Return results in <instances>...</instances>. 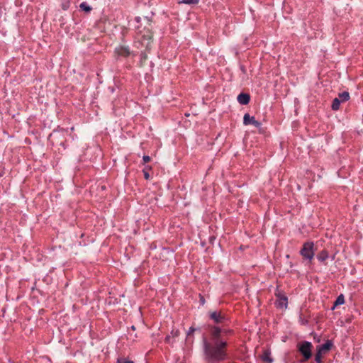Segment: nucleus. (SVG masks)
<instances>
[{"mask_svg":"<svg viewBox=\"0 0 363 363\" xmlns=\"http://www.w3.org/2000/svg\"><path fill=\"white\" fill-rule=\"evenodd\" d=\"M226 333L225 330L218 327H213L211 330V340L208 342L203 339L204 354L209 361H220L225 357V348L227 345L226 341L223 339V335Z\"/></svg>","mask_w":363,"mask_h":363,"instance_id":"obj_1","label":"nucleus"},{"mask_svg":"<svg viewBox=\"0 0 363 363\" xmlns=\"http://www.w3.org/2000/svg\"><path fill=\"white\" fill-rule=\"evenodd\" d=\"M298 351L304 357L305 360H307L311 357L312 345L310 342L304 341L300 342L297 345Z\"/></svg>","mask_w":363,"mask_h":363,"instance_id":"obj_2","label":"nucleus"},{"mask_svg":"<svg viewBox=\"0 0 363 363\" xmlns=\"http://www.w3.org/2000/svg\"><path fill=\"white\" fill-rule=\"evenodd\" d=\"M301 255L309 260H311L314 255L313 252V243L306 242L303 245V247L301 251Z\"/></svg>","mask_w":363,"mask_h":363,"instance_id":"obj_3","label":"nucleus"},{"mask_svg":"<svg viewBox=\"0 0 363 363\" xmlns=\"http://www.w3.org/2000/svg\"><path fill=\"white\" fill-rule=\"evenodd\" d=\"M209 316L216 323H223L227 320L226 316L220 311L209 312Z\"/></svg>","mask_w":363,"mask_h":363,"instance_id":"obj_4","label":"nucleus"},{"mask_svg":"<svg viewBox=\"0 0 363 363\" xmlns=\"http://www.w3.org/2000/svg\"><path fill=\"white\" fill-rule=\"evenodd\" d=\"M243 123L245 125L252 124L256 128H259L261 126V123L255 120V117L250 116L248 113H245L243 117Z\"/></svg>","mask_w":363,"mask_h":363,"instance_id":"obj_5","label":"nucleus"},{"mask_svg":"<svg viewBox=\"0 0 363 363\" xmlns=\"http://www.w3.org/2000/svg\"><path fill=\"white\" fill-rule=\"evenodd\" d=\"M152 39V34L150 31H147L146 33L143 34L141 38V44L145 48H148Z\"/></svg>","mask_w":363,"mask_h":363,"instance_id":"obj_6","label":"nucleus"},{"mask_svg":"<svg viewBox=\"0 0 363 363\" xmlns=\"http://www.w3.org/2000/svg\"><path fill=\"white\" fill-rule=\"evenodd\" d=\"M287 297L285 296H280L276 303L277 307L281 309H286L287 307Z\"/></svg>","mask_w":363,"mask_h":363,"instance_id":"obj_7","label":"nucleus"},{"mask_svg":"<svg viewBox=\"0 0 363 363\" xmlns=\"http://www.w3.org/2000/svg\"><path fill=\"white\" fill-rule=\"evenodd\" d=\"M331 346L332 343L330 341L328 340L325 344L318 346L317 350H319V352L325 354L330 350Z\"/></svg>","mask_w":363,"mask_h":363,"instance_id":"obj_8","label":"nucleus"},{"mask_svg":"<svg viewBox=\"0 0 363 363\" xmlns=\"http://www.w3.org/2000/svg\"><path fill=\"white\" fill-rule=\"evenodd\" d=\"M116 52L118 55H122L125 57L128 56L130 55L129 49L127 47L124 46H121L119 48H116Z\"/></svg>","mask_w":363,"mask_h":363,"instance_id":"obj_9","label":"nucleus"},{"mask_svg":"<svg viewBox=\"0 0 363 363\" xmlns=\"http://www.w3.org/2000/svg\"><path fill=\"white\" fill-rule=\"evenodd\" d=\"M238 101L241 104H247L250 101V96L247 94H240L238 96Z\"/></svg>","mask_w":363,"mask_h":363,"instance_id":"obj_10","label":"nucleus"},{"mask_svg":"<svg viewBox=\"0 0 363 363\" xmlns=\"http://www.w3.org/2000/svg\"><path fill=\"white\" fill-rule=\"evenodd\" d=\"M261 359L263 362L266 363H272V359L270 357V352L267 350L264 351L263 354L261 356Z\"/></svg>","mask_w":363,"mask_h":363,"instance_id":"obj_11","label":"nucleus"},{"mask_svg":"<svg viewBox=\"0 0 363 363\" xmlns=\"http://www.w3.org/2000/svg\"><path fill=\"white\" fill-rule=\"evenodd\" d=\"M337 98L341 101V102H345L349 100L350 94L347 91H343L339 94Z\"/></svg>","mask_w":363,"mask_h":363,"instance_id":"obj_12","label":"nucleus"},{"mask_svg":"<svg viewBox=\"0 0 363 363\" xmlns=\"http://www.w3.org/2000/svg\"><path fill=\"white\" fill-rule=\"evenodd\" d=\"M328 257V252L325 250L321 251L317 256L318 260L323 262Z\"/></svg>","mask_w":363,"mask_h":363,"instance_id":"obj_13","label":"nucleus"},{"mask_svg":"<svg viewBox=\"0 0 363 363\" xmlns=\"http://www.w3.org/2000/svg\"><path fill=\"white\" fill-rule=\"evenodd\" d=\"M341 101L338 98L334 99L333 104H332V108L335 111L338 110L340 108Z\"/></svg>","mask_w":363,"mask_h":363,"instance_id":"obj_14","label":"nucleus"},{"mask_svg":"<svg viewBox=\"0 0 363 363\" xmlns=\"http://www.w3.org/2000/svg\"><path fill=\"white\" fill-rule=\"evenodd\" d=\"M79 8L86 13H88L91 10V8L86 2L80 4Z\"/></svg>","mask_w":363,"mask_h":363,"instance_id":"obj_15","label":"nucleus"},{"mask_svg":"<svg viewBox=\"0 0 363 363\" xmlns=\"http://www.w3.org/2000/svg\"><path fill=\"white\" fill-rule=\"evenodd\" d=\"M344 302H345L344 296L341 294V295H340V296L337 298V299H336V301H335V306H338V305L343 304V303H344Z\"/></svg>","mask_w":363,"mask_h":363,"instance_id":"obj_16","label":"nucleus"},{"mask_svg":"<svg viewBox=\"0 0 363 363\" xmlns=\"http://www.w3.org/2000/svg\"><path fill=\"white\" fill-rule=\"evenodd\" d=\"M199 0H182L180 3L189 4V5H194L199 3Z\"/></svg>","mask_w":363,"mask_h":363,"instance_id":"obj_17","label":"nucleus"},{"mask_svg":"<svg viewBox=\"0 0 363 363\" xmlns=\"http://www.w3.org/2000/svg\"><path fill=\"white\" fill-rule=\"evenodd\" d=\"M194 331H195V328H194L191 327L189 328V330L188 331L187 335H186V342H189V341L191 340H190V337L194 333Z\"/></svg>","mask_w":363,"mask_h":363,"instance_id":"obj_18","label":"nucleus"},{"mask_svg":"<svg viewBox=\"0 0 363 363\" xmlns=\"http://www.w3.org/2000/svg\"><path fill=\"white\" fill-rule=\"evenodd\" d=\"M118 363H134L133 361H130L125 357H120L118 359Z\"/></svg>","mask_w":363,"mask_h":363,"instance_id":"obj_19","label":"nucleus"},{"mask_svg":"<svg viewBox=\"0 0 363 363\" xmlns=\"http://www.w3.org/2000/svg\"><path fill=\"white\" fill-rule=\"evenodd\" d=\"M323 354V353L322 352H319V350H317V354L315 355V360L318 362H320V360H321V358H322V355Z\"/></svg>","mask_w":363,"mask_h":363,"instance_id":"obj_20","label":"nucleus"},{"mask_svg":"<svg viewBox=\"0 0 363 363\" xmlns=\"http://www.w3.org/2000/svg\"><path fill=\"white\" fill-rule=\"evenodd\" d=\"M143 159L144 162H148L150 161V157L147 155H145Z\"/></svg>","mask_w":363,"mask_h":363,"instance_id":"obj_21","label":"nucleus"},{"mask_svg":"<svg viewBox=\"0 0 363 363\" xmlns=\"http://www.w3.org/2000/svg\"><path fill=\"white\" fill-rule=\"evenodd\" d=\"M172 335L173 337H177L179 335V330H172Z\"/></svg>","mask_w":363,"mask_h":363,"instance_id":"obj_22","label":"nucleus"},{"mask_svg":"<svg viewBox=\"0 0 363 363\" xmlns=\"http://www.w3.org/2000/svg\"><path fill=\"white\" fill-rule=\"evenodd\" d=\"M144 176L146 179H148L150 178L149 174L145 171H144Z\"/></svg>","mask_w":363,"mask_h":363,"instance_id":"obj_23","label":"nucleus"},{"mask_svg":"<svg viewBox=\"0 0 363 363\" xmlns=\"http://www.w3.org/2000/svg\"><path fill=\"white\" fill-rule=\"evenodd\" d=\"M170 339H171V337L169 335L167 336L166 339H165V341L168 343H170Z\"/></svg>","mask_w":363,"mask_h":363,"instance_id":"obj_24","label":"nucleus"},{"mask_svg":"<svg viewBox=\"0 0 363 363\" xmlns=\"http://www.w3.org/2000/svg\"><path fill=\"white\" fill-rule=\"evenodd\" d=\"M131 328H132L133 330H135V327H134L133 325L131 327Z\"/></svg>","mask_w":363,"mask_h":363,"instance_id":"obj_25","label":"nucleus"}]
</instances>
